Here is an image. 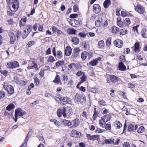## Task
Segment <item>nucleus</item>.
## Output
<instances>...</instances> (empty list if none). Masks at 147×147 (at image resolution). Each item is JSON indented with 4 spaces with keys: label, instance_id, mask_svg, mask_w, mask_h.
<instances>
[{
    "label": "nucleus",
    "instance_id": "1",
    "mask_svg": "<svg viewBox=\"0 0 147 147\" xmlns=\"http://www.w3.org/2000/svg\"><path fill=\"white\" fill-rule=\"evenodd\" d=\"M57 114L59 117H62L65 118L68 116H71L72 113V110L70 107L67 106L63 107L62 109H58L57 111Z\"/></svg>",
    "mask_w": 147,
    "mask_h": 147
},
{
    "label": "nucleus",
    "instance_id": "2",
    "mask_svg": "<svg viewBox=\"0 0 147 147\" xmlns=\"http://www.w3.org/2000/svg\"><path fill=\"white\" fill-rule=\"evenodd\" d=\"M7 6L11 11L15 12L19 7V1L18 0H15L11 3H7Z\"/></svg>",
    "mask_w": 147,
    "mask_h": 147
},
{
    "label": "nucleus",
    "instance_id": "3",
    "mask_svg": "<svg viewBox=\"0 0 147 147\" xmlns=\"http://www.w3.org/2000/svg\"><path fill=\"white\" fill-rule=\"evenodd\" d=\"M75 98L77 102L82 104L84 103L86 100V96H83L82 93H77L76 94Z\"/></svg>",
    "mask_w": 147,
    "mask_h": 147
},
{
    "label": "nucleus",
    "instance_id": "4",
    "mask_svg": "<svg viewBox=\"0 0 147 147\" xmlns=\"http://www.w3.org/2000/svg\"><path fill=\"white\" fill-rule=\"evenodd\" d=\"M7 67L10 69H13L19 67V65L18 62L15 61L8 63L7 64Z\"/></svg>",
    "mask_w": 147,
    "mask_h": 147
},
{
    "label": "nucleus",
    "instance_id": "5",
    "mask_svg": "<svg viewBox=\"0 0 147 147\" xmlns=\"http://www.w3.org/2000/svg\"><path fill=\"white\" fill-rule=\"evenodd\" d=\"M100 20H98L95 22V25L97 27H101L102 26L103 27H107L108 25L107 21L106 20L103 23V24L101 22H102V18H100L101 22L100 20V19H99Z\"/></svg>",
    "mask_w": 147,
    "mask_h": 147
},
{
    "label": "nucleus",
    "instance_id": "6",
    "mask_svg": "<svg viewBox=\"0 0 147 147\" xmlns=\"http://www.w3.org/2000/svg\"><path fill=\"white\" fill-rule=\"evenodd\" d=\"M101 59V58L100 57L94 59L90 62L89 63H87V65L88 66H95L98 63V61L100 60Z\"/></svg>",
    "mask_w": 147,
    "mask_h": 147
},
{
    "label": "nucleus",
    "instance_id": "7",
    "mask_svg": "<svg viewBox=\"0 0 147 147\" xmlns=\"http://www.w3.org/2000/svg\"><path fill=\"white\" fill-rule=\"evenodd\" d=\"M10 37V43L13 44L16 41V38L14 33L12 32H9L8 34Z\"/></svg>",
    "mask_w": 147,
    "mask_h": 147
},
{
    "label": "nucleus",
    "instance_id": "8",
    "mask_svg": "<svg viewBox=\"0 0 147 147\" xmlns=\"http://www.w3.org/2000/svg\"><path fill=\"white\" fill-rule=\"evenodd\" d=\"M26 114V112L20 109H16L15 111V115L18 117H22Z\"/></svg>",
    "mask_w": 147,
    "mask_h": 147
},
{
    "label": "nucleus",
    "instance_id": "9",
    "mask_svg": "<svg viewBox=\"0 0 147 147\" xmlns=\"http://www.w3.org/2000/svg\"><path fill=\"white\" fill-rule=\"evenodd\" d=\"M93 11L96 13H99L101 11V8L99 5L97 4H94L93 7Z\"/></svg>",
    "mask_w": 147,
    "mask_h": 147
},
{
    "label": "nucleus",
    "instance_id": "10",
    "mask_svg": "<svg viewBox=\"0 0 147 147\" xmlns=\"http://www.w3.org/2000/svg\"><path fill=\"white\" fill-rule=\"evenodd\" d=\"M135 10L140 14L144 13L145 9L144 7L142 5H139L135 7Z\"/></svg>",
    "mask_w": 147,
    "mask_h": 147
},
{
    "label": "nucleus",
    "instance_id": "11",
    "mask_svg": "<svg viewBox=\"0 0 147 147\" xmlns=\"http://www.w3.org/2000/svg\"><path fill=\"white\" fill-rule=\"evenodd\" d=\"M114 44L115 46L118 48H121L123 45V42L121 40L117 39L114 41Z\"/></svg>",
    "mask_w": 147,
    "mask_h": 147
},
{
    "label": "nucleus",
    "instance_id": "12",
    "mask_svg": "<svg viewBox=\"0 0 147 147\" xmlns=\"http://www.w3.org/2000/svg\"><path fill=\"white\" fill-rule=\"evenodd\" d=\"M28 66L27 68L28 69H30L32 67L36 68L38 67L37 63L34 61H29L28 63Z\"/></svg>",
    "mask_w": 147,
    "mask_h": 147
},
{
    "label": "nucleus",
    "instance_id": "13",
    "mask_svg": "<svg viewBox=\"0 0 147 147\" xmlns=\"http://www.w3.org/2000/svg\"><path fill=\"white\" fill-rule=\"evenodd\" d=\"M6 90L7 92L9 94H12L14 92L13 87L11 85H8L6 87Z\"/></svg>",
    "mask_w": 147,
    "mask_h": 147
},
{
    "label": "nucleus",
    "instance_id": "14",
    "mask_svg": "<svg viewBox=\"0 0 147 147\" xmlns=\"http://www.w3.org/2000/svg\"><path fill=\"white\" fill-rule=\"evenodd\" d=\"M72 52V49L70 47L67 46L65 48V54L67 56H69L71 53Z\"/></svg>",
    "mask_w": 147,
    "mask_h": 147
},
{
    "label": "nucleus",
    "instance_id": "15",
    "mask_svg": "<svg viewBox=\"0 0 147 147\" xmlns=\"http://www.w3.org/2000/svg\"><path fill=\"white\" fill-rule=\"evenodd\" d=\"M31 31V28H28L26 30H24L23 35L22 36V38L24 39L26 38Z\"/></svg>",
    "mask_w": 147,
    "mask_h": 147
},
{
    "label": "nucleus",
    "instance_id": "16",
    "mask_svg": "<svg viewBox=\"0 0 147 147\" xmlns=\"http://www.w3.org/2000/svg\"><path fill=\"white\" fill-rule=\"evenodd\" d=\"M87 138L90 140H95L99 138V136L97 135H94L91 136L90 134H86Z\"/></svg>",
    "mask_w": 147,
    "mask_h": 147
},
{
    "label": "nucleus",
    "instance_id": "17",
    "mask_svg": "<svg viewBox=\"0 0 147 147\" xmlns=\"http://www.w3.org/2000/svg\"><path fill=\"white\" fill-rule=\"evenodd\" d=\"M79 120L78 119H76L71 121V125L72 127H77L79 124Z\"/></svg>",
    "mask_w": 147,
    "mask_h": 147
},
{
    "label": "nucleus",
    "instance_id": "18",
    "mask_svg": "<svg viewBox=\"0 0 147 147\" xmlns=\"http://www.w3.org/2000/svg\"><path fill=\"white\" fill-rule=\"evenodd\" d=\"M71 133V136L76 138H78L80 134V132L75 130H72Z\"/></svg>",
    "mask_w": 147,
    "mask_h": 147
},
{
    "label": "nucleus",
    "instance_id": "19",
    "mask_svg": "<svg viewBox=\"0 0 147 147\" xmlns=\"http://www.w3.org/2000/svg\"><path fill=\"white\" fill-rule=\"evenodd\" d=\"M111 116L110 115L107 114L103 116L101 118L105 122H106L109 121L111 119Z\"/></svg>",
    "mask_w": 147,
    "mask_h": 147
},
{
    "label": "nucleus",
    "instance_id": "20",
    "mask_svg": "<svg viewBox=\"0 0 147 147\" xmlns=\"http://www.w3.org/2000/svg\"><path fill=\"white\" fill-rule=\"evenodd\" d=\"M60 101L61 102V104L65 105L69 102V99L66 96L64 97L63 99H61L60 100Z\"/></svg>",
    "mask_w": 147,
    "mask_h": 147
},
{
    "label": "nucleus",
    "instance_id": "21",
    "mask_svg": "<svg viewBox=\"0 0 147 147\" xmlns=\"http://www.w3.org/2000/svg\"><path fill=\"white\" fill-rule=\"evenodd\" d=\"M110 80L113 83L117 82L119 79V78L117 77L116 76L113 75H110L109 76Z\"/></svg>",
    "mask_w": 147,
    "mask_h": 147
},
{
    "label": "nucleus",
    "instance_id": "22",
    "mask_svg": "<svg viewBox=\"0 0 147 147\" xmlns=\"http://www.w3.org/2000/svg\"><path fill=\"white\" fill-rule=\"evenodd\" d=\"M26 17H24L21 19L20 22V27L23 26H26V25L25 24V23H26Z\"/></svg>",
    "mask_w": 147,
    "mask_h": 147
},
{
    "label": "nucleus",
    "instance_id": "23",
    "mask_svg": "<svg viewBox=\"0 0 147 147\" xmlns=\"http://www.w3.org/2000/svg\"><path fill=\"white\" fill-rule=\"evenodd\" d=\"M111 4V1L110 0H106L103 3V5L105 8H107Z\"/></svg>",
    "mask_w": 147,
    "mask_h": 147
},
{
    "label": "nucleus",
    "instance_id": "24",
    "mask_svg": "<svg viewBox=\"0 0 147 147\" xmlns=\"http://www.w3.org/2000/svg\"><path fill=\"white\" fill-rule=\"evenodd\" d=\"M26 27L28 28H43V26L40 25L38 22L36 23L33 25V27L31 25H27Z\"/></svg>",
    "mask_w": 147,
    "mask_h": 147
},
{
    "label": "nucleus",
    "instance_id": "25",
    "mask_svg": "<svg viewBox=\"0 0 147 147\" xmlns=\"http://www.w3.org/2000/svg\"><path fill=\"white\" fill-rule=\"evenodd\" d=\"M67 31L69 34H75V32L77 31V30L74 29L73 28H68L67 29Z\"/></svg>",
    "mask_w": 147,
    "mask_h": 147
},
{
    "label": "nucleus",
    "instance_id": "26",
    "mask_svg": "<svg viewBox=\"0 0 147 147\" xmlns=\"http://www.w3.org/2000/svg\"><path fill=\"white\" fill-rule=\"evenodd\" d=\"M62 122L65 125H67L71 127H72L71 125V122H70L69 121L64 119L63 120Z\"/></svg>",
    "mask_w": 147,
    "mask_h": 147
},
{
    "label": "nucleus",
    "instance_id": "27",
    "mask_svg": "<svg viewBox=\"0 0 147 147\" xmlns=\"http://www.w3.org/2000/svg\"><path fill=\"white\" fill-rule=\"evenodd\" d=\"M119 70L121 71H124L126 69L125 66L124 65L122 62L119 63Z\"/></svg>",
    "mask_w": 147,
    "mask_h": 147
},
{
    "label": "nucleus",
    "instance_id": "28",
    "mask_svg": "<svg viewBox=\"0 0 147 147\" xmlns=\"http://www.w3.org/2000/svg\"><path fill=\"white\" fill-rule=\"evenodd\" d=\"M141 34L143 37L146 38L147 37V30L144 28L142 29Z\"/></svg>",
    "mask_w": 147,
    "mask_h": 147
},
{
    "label": "nucleus",
    "instance_id": "29",
    "mask_svg": "<svg viewBox=\"0 0 147 147\" xmlns=\"http://www.w3.org/2000/svg\"><path fill=\"white\" fill-rule=\"evenodd\" d=\"M53 82L57 84L61 83L60 77L59 75H57Z\"/></svg>",
    "mask_w": 147,
    "mask_h": 147
},
{
    "label": "nucleus",
    "instance_id": "30",
    "mask_svg": "<svg viewBox=\"0 0 147 147\" xmlns=\"http://www.w3.org/2000/svg\"><path fill=\"white\" fill-rule=\"evenodd\" d=\"M71 41L74 44L76 45L79 42L80 40L77 37H74L72 38Z\"/></svg>",
    "mask_w": 147,
    "mask_h": 147
},
{
    "label": "nucleus",
    "instance_id": "31",
    "mask_svg": "<svg viewBox=\"0 0 147 147\" xmlns=\"http://www.w3.org/2000/svg\"><path fill=\"white\" fill-rule=\"evenodd\" d=\"M35 43L36 42L33 40H31L26 45V48L27 49L29 47L35 45Z\"/></svg>",
    "mask_w": 147,
    "mask_h": 147
},
{
    "label": "nucleus",
    "instance_id": "32",
    "mask_svg": "<svg viewBox=\"0 0 147 147\" xmlns=\"http://www.w3.org/2000/svg\"><path fill=\"white\" fill-rule=\"evenodd\" d=\"M114 125L118 129H120L122 126V124L119 121H115Z\"/></svg>",
    "mask_w": 147,
    "mask_h": 147
},
{
    "label": "nucleus",
    "instance_id": "33",
    "mask_svg": "<svg viewBox=\"0 0 147 147\" xmlns=\"http://www.w3.org/2000/svg\"><path fill=\"white\" fill-rule=\"evenodd\" d=\"M80 80L79 83L80 84H81L83 83V82L86 81L87 79V77L85 75V74H84L82 76H81L80 77Z\"/></svg>",
    "mask_w": 147,
    "mask_h": 147
},
{
    "label": "nucleus",
    "instance_id": "34",
    "mask_svg": "<svg viewBox=\"0 0 147 147\" xmlns=\"http://www.w3.org/2000/svg\"><path fill=\"white\" fill-rule=\"evenodd\" d=\"M15 107L14 105L12 103L9 104L6 107V109L9 111H10L11 109Z\"/></svg>",
    "mask_w": 147,
    "mask_h": 147
},
{
    "label": "nucleus",
    "instance_id": "35",
    "mask_svg": "<svg viewBox=\"0 0 147 147\" xmlns=\"http://www.w3.org/2000/svg\"><path fill=\"white\" fill-rule=\"evenodd\" d=\"M89 92L93 93H97L98 92V89L95 88H89Z\"/></svg>",
    "mask_w": 147,
    "mask_h": 147
},
{
    "label": "nucleus",
    "instance_id": "36",
    "mask_svg": "<svg viewBox=\"0 0 147 147\" xmlns=\"http://www.w3.org/2000/svg\"><path fill=\"white\" fill-rule=\"evenodd\" d=\"M117 24L118 26L121 27L123 26V22L121 21V18H117Z\"/></svg>",
    "mask_w": 147,
    "mask_h": 147
},
{
    "label": "nucleus",
    "instance_id": "37",
    "mask_svg": "<svg viewBox=\"0 0 147 147\" xmlns=\"http://www.w3.org/2000/svg\"><path fill=\"white\" fill-rule=\"evenodd\" d=\"M87 52L85 51H84L81 54V57L83 60H85L87 57Z\"/></svg>",
    "mask_w": 147,
    "mask_h": 147
},
{
    "label": "nucleus",
    "instance_id": "38",
    "mask_svg": "<svg viewBox=\"0 0 147 147\" xmlns=\"http://www.w3.org/2000/svg\"><path fill=\"white\" fill-rule=\"evenodd\" d=\"M52 30L55 32H57L58 34H61L63 33L62 31L58 30L57 28H52Z\"/></svg>",
    "mask_w": 147,
    "mask_h": 147
},
{
    "label": "nucleus",
    "instance_id": "39",
    "mask_svg": "<svg viewBox=\"0 0 147 147\" xmlns=\"http://www.w3.org/2000/svg\"><path fill=\"white\" fill-rule=\"evenodd\" d=\"M134 126L132 124H129L127 130L129 131L134 130Z\"/></svg>",
    "mask_w": 147,
    "mask_h": 147
},
{
    "label": "nucleus",
    "instance_id": "40",
    "mask_svg": "<svg viewBox=\"0 0 147 147\" xmlns=\"http://www.w3.org/2000/svg\"><path fill=\"white\" fill-rule=\"evenodd\" d=\"M104 45L105 43L103 40H101L98 42V45L100 48H102L104 47Z\"/></svg>",
    "mask_w": 147,
    "mask_h": 147
},
{
    "label": "nucleus",
    "instance_id": "41",
    "mask_svg": "<svg viewBox=\"0 0 147 147\" xmlns=\"http://www.w3.org/2000/svg\"><path fill=\"white\" fill-rule=\"evenodd\" d=\"M56 55L57 57L59 59H61L63 57L62 53L60 51H57V52Z\"/></svg>",
    "mask_w": 147,
    "mask_h": 147
},
{
    "label": "nucleus",
    "instance_id": "42",
    "mask_svg": "<svg viewBox=\"0 0 147 147\" xmlns=\"http://www.w3.org/2000/svg\"><path fill=\"white\" fill-rule=\"evenodd\" d=\"M140 45L138 43L136 42L135 44L134 48V50L136 52V51H138L140 48Z\"/></svg>",
    "mask_w": 147,
    "mask_h": 147
},
{
    "label": "nucleus",
    "instance_id": "43",
    "mask_svg": "<svg viewBox=\"0 0 147 147\" xmlns=\"http://www.w3.org/2000/svg\"><path fill=\"white\" fill-rule=\"evenodd\" d=\"M127 32V30L125 28L121 29L120 30V34L123 35L125 34Z\"/></svg>",
    "mask_w": 147,
    "mask_h": 147
},
{
    "label": "nucleus",
    "instance_id": "44",
    "mask_svg": "<svg viewBox=\"0 0 147 147\" xmlns=\"http://www.w3.org/2000/svg\"><path fill=\"white\" fill-rule=\"evenodd\" d=\"M111 30L112 33L116 34L119 31V28H111Z\"/></svg>",
    "mask_w": 147,
    "mask_h": 147
},
{
    "label": "nucleus",
    "instance_id": "45",
    "mask_svg": "<svg viewBox=\"0 0 147 147\" xmlns=\"http://www.w3.org/2000/svg\"><path fill=\"white\" fill-rule=\"evenodd\" d=\"M144 129V128L143 126H141L138 129L137 131L139 133H141L143 132Z\"/></svg>",
    "mask_w": 147,
    "mask_h": 147
},
{
    "label": "nucleus",
    "instance_id": "46",
    "mask_svg": "<svg viewBox=\"0 0 147 147\" xmlns=\"http://www.w3.org/2000/svg\"><path fill=\"white\" fill-rule=\"evenodd\" d=\"M64 63V61H59L56 63V66H59L63 65Z\"/></svg>",
    "mask_w": 147,
    "mask_h": 147
},
{
    "label": "nucleus",
    "instance_id": "47",
    "mask_svg": "<svg viewBox=\"0 0 147 147\" xmlns=\"http://www.w3.org/2000/svg\"><path fill=\"white\" fill-rule=\"evenodd\" d=\"M113 140L111 139H106L105 140V144H110L113 143Z\"/></svg>",
    "mask_w": 147,
    "mask_h": 147
},
{
    "label": "nucleus",
    "instance_id": "48",
    "mask_svg": "<svg viewBox=\"0 0 147 147\" xmlns=\"http://www.w3.org/2000/svg\"><path fill=\"white\" fill-rule=\"evenodd\" d=\"M55 60L54 58V57L52 56H50L48 58L47 61L48 62H50V63H52L54 61H55Z\"/></svg>",
    "mask_w": 147,
    "mask_h": 147
},
{
    "label": "nucleus",
    "instance_id": "49",
    "mask_svg": "<svg viewBox=\"0 0 147 147\" xmlns=\"http://www.w3.org/2000/svg\"><path fill=\"white\" fill-rule=\"evenodd\" d=\"M73 21H74V24H75L76 25V26H74V27L75 28L78 27L80 24V22L78 20H76L75 19H73Z\"/></svg>",
    "mask_w": 147,
    "mask_h": 147
},
{
    "label": "nucleus",
    "instance_id": "50",
    "mask_svg": "<svg viewBox=\"0 0 147 147\" xmlns=\"http://www.w3.org/2000/svg\"><path fill=\"white\" fill-rule=\"evenodd\" d=\"M28 135H29V133H28V134H27V137L25 139V141L24 142L22 145V146H23L25 147L26 146V145L27 144V142L28 141V140L29 139Z\"/></svg>",
    "mask_w": 147,
    "mask_h": 147
},
{
    "label": "nucleus",
    "instance_id": "51",
    "mask_svg": "<svg viewBox=\"0 0 147 147\" xmlns=\"http://www.w3.org/2000/svg\"><path fill=\"white\" fill-rule=\"evenodd\" d=\"M84 74V73L81 71H78L76 73V75L77 76L81 77Z\"/></svg>",
    "mask_w": 147,
    "mask_h": 147
},
{
    "label": "nucleus",
    "instance_id": "52",
    "mask_svg": "<svg viewBox=\"0 0 147 147\" xmlns=\"http://www.w3.org/2000/svg\"><path fill=\"white\" fill-rule=\"evenodd\" d=\"M20 79L17 77H15L14 78V81L17 84H20Z\"/></svg>",
    "mask_w": 147,
    "mask_h": 147
},
{
    "label": "nucleus",
    "instance_id": "53",
    "mask_svg": "<svg viewBox=\"0 0 147 147\" xmlns=\"http://www.w3.org/2000/svg\"><path fill=\"white\" fill-rule=\"evenodd\" d=\"M125 24L127 26H128L130 24L131 22L130 19L128 18H126L124 21Z\"/></svg>",
    "mask_w": 147,
    "mask_h": 147
},
{
    "label": "nucleus",
    "instance_id": "54",
    "mask_svg": "<svg viewBox=\"0 0 147 147\" xmlns=\"http://www.w3.org/2000/svg\"><path fill=\"white\" fill-rule=\"evenodd\" d=\"M82 46L83 47V48L85 49H87L88 48L87 44L85 41H83L82 42Z\"/></svg>",
    "mask_w": 147,
    "mask_h": 147
},
{
    "label": "nucleus",
    "instance_id": "55",
    "mask_svg": "<svg viewBox=\"0 0 147 147\" xmlns=\"http://www.w3.org/2000/svg\"><path fill=\"white\" fill-rule=\"evenodd\" d=\"M5 92L2 90L0 91V99L3 98L5 96Z\"/></svg>",
    "mask_w": 147,
    "mask_h": 147
},
{
    "label": "nucleus",
    "instance_id": "56",
    "mask_svg": "<svg viewBox=\"0 0 147 147\" xmlns=\"http://www.w3.org/2000/svg\"><path fill=\"white\" fill-rule=\"evenodd\" d=\"M105 131V130L104 129H100L99 128H97L95 132L96 133H103Z\"/></svg>",
    "mask_w": 147,
    "mask_h": 147
},
{
    "label": "nucleus",
    "instance_id": "57",
    "mask_svg": "<svg viewBox=\"0 0 147 147\" xmlns=\"http://www.w3.org/2000/svg\"><path fill=\"white\" fill-rule=\"evenodd\" d=\"M98 112H94L92 117V118L94 120L96 119V118L98 116Z\"/></svg>",
    "mask_w": 147,
    "mask_h": 147
},
{
    "label": "nucleus",
    "instance_id": "58",
    "mask_svg": "<svg viewBox=\"0 0 147 147\" xmlns=\"http://www.w3.org/2000/svg\"><path fill=\"white\" fill-rule=\"evenodd\" d=\"M78 15L77 14H70L69 16V18H73L74 19L75 18H76L78 17Z\"/></svg>",
    "mask_w": 147,
    "mask_h": 147
},
{
    "label": "nucleus",
    "instance_id": "59",
    "mask_svg": "<svg viewBox=\"0 0 147 147\" xmlns=\"http://www.w3.org/2000/svg\"><path fill=\"white\" fill-rule=\"evenodd\" d=\"M68 67L71 69H74L76 67V65L75 63H72L68 65Z\"/></svg>",
    "mask_w": 147,
    "mask_h": 147
},
{
    "label": "nucleus",
    "instance_id": "60",
    "mask_svg": "<svg viewBox=\"0 0 147 147\" xmlns=\"http://www.w3.org/2000/svg\"><path fill=\"white\" fill-rule=\"evenodd\" d=\"M104 121L102 119V120H100L99 121V123L100 125L102 127H105V125L104 124Z\"/></svg>",
    "mask_w": 147,
    "mask_h": 147
},
{
    "label": "nucleus",
    "instance_id": "61",
    "mask_svg": "<svg viewBox=\"0 0 147 147\" xmlns=\"http://www.w3.org/2000/svg\"><path fill=\"white\" fill-rule=\"evenodd\" d=\"M78 6L77 4L73 6L74 11L76 12L78 10Z\"/></svg>",
    "mask_w": 147,
    "mask_h": 147
},
{
    "label": "nucleus",
    "instance_id": "62",
    "mask_svg": "<svg viewBox=\"0 0 147 147\" xmlns=\"http://www.w3.org/2000/svg\"><path fill=\"white\" fill-rule=\"evenodd\" d=\"M105 127L106 130H109L111 129V125L109 124H106L105 125Z\"/></svg>",
    "mask_w": 147,
    "mask_h": 147
},
{
    "label": "nucleus",
    "instance_id": "63",
    "mask_svg": "<svg viewBox=\"0 0 147 147\" xmlns=\"http://www.w3.org/2000/svg\"><path fill=\"white\" fill-rule=\"evenodd\" d=\"M34 81L35 84L38 85L40 83V80L37 77H36L34 78Z\"/></svg>",
    "mask_w": 147,
    "mask_h": 147
},
{
    "label": "nucleus",
    "instance_id": "64",
    "mask_svg": "<svg viewBox=\"0 0 147 147\" xmlns=\"http://www.w3.org/2000/svg\"><path fill=\"white\" fill-rule=\"evenodd\" d=\"M123 147H130L129 143L128 142H125L123 144Z\"/></svg>",
    "mask_w": 147,
    "mask_h": 147
}]
</instances>
